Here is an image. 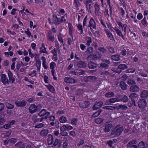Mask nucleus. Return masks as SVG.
<instances>
[{
  "label": "nucleus",
  "instance_id": "obj_1",
  "mask_svg": "<svg viewBox=\"0 0 148 148\" xmlns=\"http://www.w3.org/2000/svg\"><path fill=\"white\" fill-rule=\"evenodd\" d=\"M67 16V13H66L64 15L62 16L60 18H58L56 15H54L52 18L53 21L56 25H59L62 23H65L66 21V20L65 18V16Z\"/></svg>",
  "mask_w": 148,
  "mask_h": 148
},
{
  "label": "nucleus",
  "instance_id": "obj_63",
  "mask_svg": "<svg viewBox=\"0 0 148 148\" xmlns=\"http://www.w3.org/2000/svg\"><path fill=\"white\" fill-rule=\"evenodd\" d=\"M135 69H130L126 70V71L127 73H133L135 71Z\"/></svg>",
  "mask_w": 148,
  "mask_h": 148
},
{
  "label": "nucleus",
  "instance_id": "obj_9",
  "mask_svg": "<svg viewBox=\"0 0 148 148\" xmlns=\"http://www.w3.org/2000/svg\"><path fill=\"white\" fill-rule=\"evenodd\" d=\"M85 71L82 70H75L74 71H71L70 74L73 75H80L84 73Z\"/></svg>",
  "mask_w": 148,
  "mask_h": 148
},
{
  "label": "nucleus",
  "instance_id": "obj_36",
  "mask_svg": "<svg viewBox=\"0 0 148 148\" xmlns=\"http://www.w3.org/2000/svg\"><path fill=\"white\" fill-rule=\"evenodd\" d=\"M120 86L121 88L124 90L127 89V85L123 81H121L120 83Z\"/></svg>",
  "mask_w": 148,
  "mask_h": 148
},
{
  "label": "nucleus",
  "instance_id": "obj_18",
  "mask_svg": "<svg viewBox=\"0 0 148 148\" xmlns=\"http://www.w3.org/2000/svg\"><path fill=\"white\" fill-rule=\"evenodd\" d=\"M130 90L132 92H136L140 90V88L137 86L134 85L130 86Z\"/></svg>",
  "mask_w": 148,
  "mask_h": 148
},
{
  "label": "nucleus",
  "instance_id": "obj_34",
  "mask_svg": "<svg viewBox=\"0 0 148 148\" xmlns=\"http://www.w3.org/2000/svg\"><path fill=\"white\" fill-rule=\"evenodd\" d=\"M48 39L49 40L53 42L54 40V36L52 35V33L51 32H49L48 35Z\"/></svg>",
  "mask_w": 148,
  "mask_h": 148
},
{
  "label": "nucleus",
  "instance_id": "obj_42",
  "mask_svg": "<svg viewBox=\"0 0 148 148\" xmlns=\"http://www.w3.org/2000/svg\"><path fill=\"white\" fill-rule=\"evenodd\" d=\"M59 120L60 123H64L67 121V120L66 117L62 116L60 117Z\"/></svg>",
  "mask_w": 148,
  "mask_h": 148
},
{
  "label": "nucleus",
  "instance_id": "obj_15",
  "mask_svg": "<svg viewBox=\"0 0 148 148\" xmlns=\"http://www.w3.org/2000/svg\"><path fill=\"white\" fill-rule=\"evenodd\" d=\"M37 107L35 104H32L30 105L29 108V111L31 113H33L37 110Z\"/></svg>",
  "mask_w": 148,
  "mask_h": 148
},
{
  "label": "nucleus",
  "instance_id": "obj_64",
  "mask_svg": "<svg viewBox=\"0 0 148 148\" xmlns=\"http://www.w3.org/2000/svg\"><path fill=\"white\" fill-rule=\"evenodd\" d=\"M17 141V139L16 138H12L9 139L8 140L9 142L10 143H16Z\"/></svg>",
  "mask_w": 148,
  "mask_h": 148
},
{
  "label": "nucleus",
  "instance_id": "obj_5",
  "mask_svg": "<svg viewBox=\"0 0 148 148\" xmlns=\"http://www.w3.org/2000/svg\"><path fill=\"white\" fill-rule=\"evenodd\" d=\"M88 27H89L90 29L91 30L92 28L94 29H96V23L93 18L92 17L89 22V25Z\"/></svg>",
  "mask_w": 148,
  "mask_h": 148
},
{
  "label": "nucleus",
  "instance_id": "obj_40",
  "mask_svg": "<svg viewBox=\"0 0 148 148\" xmlns=\"http://www.w3.org/2000/svg\"><path fill=\"white\" fill-rule=\"evenodd\" d=\"M114 93L112 92H109L106 93L105 95V96L107 98H109L114 96Z\"/></svg>",
  "mask_w": 148,
  "mask_h": 148
},
{
  "label": "nucleus",
  "instance_id": "obj_17",
  "mask_svg": "<svg viewBox=\"0 0 148 148\" xmlns=\"http://www.w3.org/2000/svg\"><path fill=\"white\" fill-rule=\"evenodd\" d=\"M113 29L116 32L117 35L119 36V37H121L124 40V37L122 34V32H121V30L119 29L117 27H115Z\"/></svg>",
  "mask_w": 148,
  "mask_h": 148
},
{
  "label": "nucleus",
  "instance_id": "obj_49",
  "mask_svg": "<svg viewBox=\"0 0 148 148\" xmlns=\"http://www.w3.org/2000/svg\"><path fill=\"white\" fill-rule=\"evenodd\" d=\"M116 23L119 27L121 28L122 30H123V28L125 27V26L126 25L125 24H123L120 21H117Z\"/></svg>",
  "mask_w": 148,
  "mask_h": 148
},
{
  "label": "nucleus",
  "instance_id": "obj_2",
  "mask_svg": "<svg viewBox=\"0 0 148 148\" xmlns=\"http://www.w3.org/2000/svg\"><path fill=\"white\" fill-rule=\"evenodd\" d=\"M123 129V128L122 126L118 125L113 129L110 136L113 135V136H112V137H117L120 135Z\"/></svg>",
  "mask_w": 148,
  "mask_h": 148
},
{
  "label": "nucleus",
  "instance_id": "obj_32",
  "mask_svg": "<svg viewBox=\"0 0 148 148\" xmlns=\"http://www.w3.org/2000/svg\"><path fill=\"white\" fill-rule=\"evenodd\" d=\"M94 8L95 9V14H98L100 9V5L97 3L95 4Z\"/></svg>",
  "mask_w": 148,
  "mask_h": 148
},
{
  "label": "nucleus",
  "instance_id": "obj_20",
  "mask_svg": "<svg viewBox=\"0 0 148 148\" xmlns=\"http://www.w3.org/2000/svg\"><path fill=\"white\" fill-rule=\"evenodd\" d=\"M112 127V125L111 124H107L106 125L104 129V131L106 132H109Z\"/></svg>",
  "mask_w": 148,
  "mask_h": 148
},
{
  "label": "nucleus",
  "instance_id": "obj_6",
  "mask_svg": "<svg viewBox=\"0 0 148 148\" xmlns=\"http://www.w3.org/2000/svg\"><path fill=\"white\" fill-rule=\"evenodd\" d=\"M40 116H45V119H47L48 118V116L50 114V112H47L46 110L43 109L38 114Z\"/></svg>",
  "mask_w": 148,
  "mask_h": 148
},
{
  "label": "nucleus",
  "instance_id": "obj_14",
  "mask_svg": "<svg viewBox=\"0 0 148 148\" xmlns=\"http://www.w3.org/2000/svg\"><path fill=\"white\" fill-rule=\"evenodd\" d=\"M64 81L67 83L74 84L76 83L77 81L74 79L66 77L64 79Z\"/></svg>",
  "mask_w": 148,
  "mask_h": 148
},
{
  "label": "nucleus",
  "instance_id": "obj_56",
  "mask_svg": "<svg viewBox=\"0 0 148 148\" xmlns=\"http://www.w3.org/2000/svg\"><path fill=\"white\" fill-rule=\"evenodd\" d=\"M56 64L54 62H52L50 64V68L51 69V70L54 69V68L56 67Z\"/></svg>",
  "mask_w": 148,
  "mask_h": 148
},
{
  "label": "nucleus",
  "instance_id": "obj_24",
  "mask_svg": "<svg viewBox=\"0 0 148 148\" xmlns=\"http://www.w3.org/2000/svg\"><path fill=\"white\" fill-rule=\"evenodd\" d=\"M140 96L142 98H147L148 96V91L146 90H143L141 93Z\"/></svg>",
  "mask_w": 148,
  "mask_h": 148
},
{
  "label": "nucleus",
  "instance_id": "obj_53",
  "mask_svg": "<svg viewBox=\"0 0 148 148\" xmlns=\"http://www.w3.org/2000/svg\"><path fill=\"white\" fill-rule=\"evenodd\" d=\"M100 66L101 68H103L105 69H107L109 67V65L105 63H102L100 64Z\"/></svg>",
  "mask_w": 148,
  "mask_h": 148
},
{
  "label": "nucleus",
  "instance_id": "obj_51",
  "mask_svg": "<svg viewBox=\"0 0 148 148\" xmlns=\"http://www.w3.org/2000/svg\"><path fill=\"white\" fill-rule=\"evenodd\" d=\"M141 23L144 26H147L148 23L145 17H144L143 19L141 21Z\"/></svg>",
  "mask_w": 148,
  "mask_h": 148
},
{
  "label": "nucleus",
  "instance_id": "obj_54",
  "mask_svg": "<svg viewBox=\"0 0 148 148\" xmlns=\"http://www.w3.org/2000/svg\"><path fill=\"white\" fill-rule=\"evenodd\" d=\"M41 62L40 60L38 61L37 63L36 64V67L37 70L40 71V69L41 66Z\"/></svg>",
  "mask_w": 148,
  "mask_h": 148
},
{
  "label": "nucleus",
  "instance_id": "obj_11",
  "mask_svg": "<svg viewBox=\"0 0 148 148\" xmlns=\"http://www.w3.org/2000/svg\"><path fill=\"white\" fill-rule=\"evenodd\" d=\"M129 97L131 99L132 101H134L138 99L139 96L137 94L135 93H132L130 95Z\"/></svg>",
  "mask_w": 148,
  "mask_h": 148
},
{
  "label": "nucleus",
  "instance_id": "obj_16",
  "mask_svg": "<svg viewBox=\"0 0 148 148\" xmlns=\"http://www.w3.org/2000/svg\"><path fill=\"white\" fill-rule=\"evenodd\" d=\"M103 102L100 101L96 103L93 107V109L94 110H96L102 107L103 104Z\"/></svg>",
  "mask_w": 148,
  "mask_h": 148
},
{
  "label": "nucleus",
  "instance_id": "obj_10",
  "mask_svg": "<svg viewBox=\"0 0 148 148\" xmlns=\"http://www.w3.org/2000/svg\"><path fill=\"white\" fill-rule=\"evenodd\" d=\"M7 74L9 79V81L10 82L11 81L12 84L15 81V79L14 77H13V73L10 70H8Z\"/></svg>",
  "mask_w": 148,
  "mask_h": 148
},
{
  "label": "nucleus",
  "instance_id": "obj_30",
  "mask_svg": "<svg viewBox=\"0 0 148 148\" xmlns=\"http://www.w3.org/2000/svg\"><path fill=\"white\" fill-rule=\"evenodd\" d=\"M89 102L88 101H85L84 103L82 104H80V107L83 108H86L89 106Z\"/></svg>",
  "mask_w": 148,
  "mask_h": 148
},
{
  "label": "nucleus",
  "instance_id": "obj_48",
  "mask_svg": "<svg viewBox=\"0 0 148 148\" xmlns=\"http://www.w3.org/2000/svg\"><path fill=\"white\" fill-rule=\"evenodd\" d=\"M103 118H99L95 119V122L97 124H100L103 122Z\"/></svg>",
  "mask_w": 148,
  "mask_h": 148
},
{
  "label": "nucleus",
  "instance_id": "obj_37",
  "mask_svg": "<svg viewBox=\"0 0 148 148\" xmlns=\"http://www.w3.org/2000/svg\"><path fill=\"white\" fill-rule=\"evenodd\" d=\"M111 57L112 59L114 61H118L120 59V55H112Z\"/></svg>",
  "mask_w": 148,
  "mask_h": 148
},
{
  "label": "nucleus",
  "instance_id": "obj_45",
  "mask_svg": "<svg viewBox=\"0 0 148 148\" xmlns=\"http://www.w3.org/2000/svg\"><path fill=\"white\" fill-rule=\"evenodd\" d=\"M32 119L34 123H36L39 122L40 120V119L37 118L36 115H34L32 117Z\"/></svg>",
  "mask_w": 148,
  "mask_h": 148
},
{
  "label": "nucleus",
  "instance_id": "obj_3",
  "mask_svg": "<svg viewBox=\"0 0 148 148\" xmlns=\"http://www.w3.org/2000/svg\"><path fill=\"white\" fill-rule=\"evenodd\" d=\"M0 82L6 86H8L10 83L6 75L5 74H2L0 75Z\"/></svg>",
  "mask_w": 148,
  "mask_h": 148
},
{
  "label": "nucleus",
  "instance_id": "obj_21",
  "mask_svg": "<svg viewBox=\"0 0 148 148\" xmlns=\"http://www.w3.org/2000/svg\"><path fill=\"white\" fill-rule=\"evenodd\" d=\"M47 141L49 145H51L53 143L54 138L52 135L51 134H49L48 135Z\"/></svg>",
  "mask_w": 148,
  "mask_h": 148
},
{
  "label": "nucleus",
  "instance_id": "obj_13",
  "mask_svg": "<svg viewBox=\"0 0 148 148\" xmlns=\"http://www.w3.org/2000/svg\"><path fill=\"white\" fill-rule=\"evenodd\" d=\"M73 129V127L68 124L62 125L60 128V130H71Z\"/></svg>",
  "mask_w": 148,
  "mask_h": 148
},
{
  "label": "nucleus",
  "instance_id": "obj_29",
  "mask_svg": "<svg viewBox=\"0 0 148 148\" xmlns=\"http://www.w3.org/2000/svg\"><path fill=\"white\" fill-rule=\"evenodd\" d=\"M127 66L125 64H120L118 67V69L119 70H125L127 68Z\"/></svg>",
  "mask_w": 148,
  "mask_h": 148
},
{
  "label": "nucleus",
  "instance_id": "obj_38",
  "mask_svg": "<svg viewBox=\"0 0 148 148\" xmlns=\"http://www.w3.org/2000/svg\"><path fill=\"white\" fill-rule=\"evenodd\" d=\"M64 37L60 33L58 36V40L61 43L63 44L64 42V40L63 38Z\"/></svg>",
  "mask_w": 148,
  "mask_h": 148
},
{
  "label": "nucleus",
  "instance_id": "obj_61",
  "mask_svg": "<svg viewBox=\"0 0 148 148\" xmlns=\"http://www.w3.org/2000/svg\"><path fill=\"white\" fill-rule=\"evenodd\" d=\"M107 48L110 53H113L115 52V50L114 48L110 47H107Z\"/></svg>",
  "mask_w": 148,
  "mask_h": 148
},
{
  "label": "nucleus",
  "instance_id": "obj_55",
  "mask_svg": "<svg viewBox=\"0 0 148 148\" xmlns=\"http://www.w3.org/2000/svg\"><path fill=\"white\" fill-rule=\"evenodd\" d=\"M5 105L7 108L9 109H12L14 107V106L13 105L8 103H6Z\"/></svg>",
  "mask_w": 148,
  "mask_h": 148
},
{
  "label": "nucleus",
  "instance_id": "obj_27",
  "mask_svg": "<svg viewBox=\"0 0 148 148\" xmlns=\"http://www.w3.org/2000/svg\"><path fill=\"white\" fill-rule=\"evenodd\" d=\"M122 100V99L121 98H119L118 97L110 99H109V101H110L111 103H114L116 102L121 101Z\"/></svg>",
  "mask_w": 148,
  "mask_h": 148
},
{
  "label": "nucleus",
  "instance_id": "obj_8",
  "mask_svg": "<svg viewBox=\"0 0 148 148\" xmlns=\"http://www.w3.org/2000/svg\"><path fill=\"white\" fill-rule=\"evenodd\" d=\"M147 102L146 100L143 99H141L138 101V107L141 108H143L146 106Z\"/></svg>",
  "mask_w": 148,
  "mask_h": 148
},
{
  "label": "nucleus",
  "instance_id": "obj_59",
  "mask_svg": "<svg viewBox=\"0 0 148 148\" xmlns=\"http://www.w3.org/2000/svg\"><path fill=\"white\" fill-rule=\"evenodd\" d=\"M87 52L89 54H92L93 52V49L92 47H89L87 49Z\"/></svg>",
  "mask_w": 148,
  "mask_h": 148
},
{
  "label": "nucleus",
  "instance_id": "obj_31",
  "mask_svg": "<svg viewBox=\"0 0 148 148\" xmlns=\"http://www.w3.org/2000/svg\"><path fill=\"white\" fill-rule=\"evenodd\" d=\"M97 66V64L92 62H90L88 63V67L90 69H94Z\"/></svg>",
  "mask_w": 148,
  "mask_h": 148
},
{
  "label": "nucleus",
  "instance_id": "obj_19",
  "mask_svg": "<svg viewBox=\"0 0 148 148\" xmlns=\"http://www.w3.org/2000/svg\"><path fill=\"white\" fill-rule=\"evenodd\" d=\"M40 50L39 52L40 53H45L47 54H48L49 53L47 51V48L45 47V45L44 43H42V47L40 48Z\"/></svg>",
  "mask_w": 148,
  "mask_h": 148
},
{
  "label": "nucleus",
  "instance_id": "obj_4",
  "mask_svg": "<svg viewBox=\"0 0 148 148\" xmlns=\"http://www.w3.org/2000/svg\"><path fill=\"white\" fill-rule=\"evenodd\" d=\"M75 65L77 66L80 68H85L87 66V64L83 60H74Z\"/></svg>",
  "mask_w": 148,
  "mask_h": 148
},
{
  "label": "nucleus",
  "instance_id": "obj_28",
  "mask_svg": "<svg viewBox=\"0 0 148 148\" xmlns=\"http://www.w3.org/2000/svg\"><path fill=\"white\" fill-rule=\"evenodd\" d=\"M85 39L86 42V45L88 46H90L92 42L91 38L88 36H86L85 38Z\"/></svg>",
  "mask_w": 148,
  "mask_h": 148
},
{
  "label": "nucleus",
  "instance_id": "obj_57",
  "mask_svg": "<svg viewBox=\"0 0 148 148\" xmlns=\"http://www.w3.org/2000/svg\"><path fill=\"white\" fill-rule=\"evenodd\" d=\"M44 126L45 125L43 123H40L35 125L34 127L36 128H40L44 127Z\"/></svg>",
  "mask_w": 148,
  "mask_h": 148
},
{
  "label": "nucleus",
  "instance_id": "obj_52",
  "mask_svg": "<svg viewBox=\"0 0 148 148\" xmlns=\"http://www.w3.org/2000/svg\"><path fill=\"white\" fill-rule=\"evenodd\" d=\"M103 108L104 109L113 110L115 109L116 108V107H112V106H106L103 107Z\"/></svg>",
  "mask_w": 148,
  "mask_h": 148
},
{
  "label": "nucleus",
  "instance_id": "obj_26",
  "mask_svg": "<svg viewBox=\"0 0 148 148\" xmlns=\"http://www.w3.org/2000/svg\"><path fill=\"white\" fill-rule=\"evenodd\" d=\"M49 130L47 129H44L41 130L40 132V135L42 136H46L49 133Z\"/></svg>",
  "mask_w": 148,
  "mask_h": 148
},
{
  "label": "nucleus",
  "instance_id": "obj_43",
  "mask_svg": "<svg viewBox=\"0 0 148 148\" xmlns=\"http://www.w3.org/2000/svg\"><path fill=\"white\" fill-rule=\"evenodd\" d=\"M78 119L77 118L73 119L71 121V124L73 125H76L77 124Z\"/></svg>",
  "mask_w": 148,
  "mask_h": 148
},
{
  "label": "nucleus",
  "instance_id": "obj_46",
  "mask_svg": "<svg viewBox=\"0 0 148 148\" xmlns=\"http://www.w3.org/2000/svg\"><path fill=\"white\" fill-rule=\"evenodd\" d=\"M92 0H84V3L86 6V8H88V4L90 3H92Z\"/></svg>",
  "mask_w": 148,
  "mask_h": 148
},
{
  "label": "nucleus",
  "instance_id": "obj_47",
  "mask_svg": "<svg viewBox=\"0 0 148 148\" xmlns=\"http://www.w3.org/2000/svg\"><path fill=\"white\" fill-rule=\"evenodd\" d=\"M129 50V48L126 47L125 48V49L123 50L121 52L122 55L123 56H125L126 55V54L127 53V51Z\"/></svg>",
  "mask_w": 148,
  "mask_h": 148
},
{
  "label": "nucleus",
  "instance_id": "obj_62",
  "mask_svg": "<svg viewBox=\"0 0 148 148\" xmlns=\"http://www.w3.org/2000/svg\"><path fill=\"white\" fill-rule=\"evenodd\" d=\"M101 112L97 111L92 116V118H93L98 116L100 114Z\"/></svg>",
  "mask_w": 148,
  "mask_h": 148
},
{
  "label": "nucleus",
  "instance_id": "obj_12",
  "mask_svg": "<svg viewBox=\"0 0 148 148\" xmlns=\"http://www.w3.org/2000/svg\"><path fill=\"white\" fill-rule=\"evenodd\" d=\"M15 104L17 106L23 107L25 106L26 104V102L24 100L17 101L15 102Z\"/></svg>",
  "mask_w": 148,
  "mask_h": 148
},
{
  "label": "nucleus",
  "instance_id": "obj_60",
  "mask_svg": "<svg viewBox=\"0 0 148 148\" xmlns=\"http://www.w3.org/2000/svg\"><path fill=\"white\" fill-rule=\"evenodd\" d=\"M108 4L109 5V8H110V12L111 13H112V6L111 5L110 0H106Z\"/></svg>",
  "mask_w": 148,
  "mask_h": 148
},
{
  "label": "nucleus",
  "instance_id": "obj_41",
  "mask_svg": "<svg viewBox=\"0 0 148 148\" xmlns=\"http://www.w3.org/2000/svg\"><path fill=\"white\" fill-rule=\"evenodd\" d=\"M116 139H114L112 140H110L107 142V143L109 146L110 147H112V144L113 143H116Z\"/></svg>",
  "mask_w": 148,
  "mask_h": 148
},
{
  "label": "nucleus",
  "instance_id": "obj_7",
  "mask_svg": "<svg viewBox=\"0 0 148 148\" xmlns=\"http://www.w3.org/2000/svg\"><path fill=\"white\" fill-rule=\"evenodd\" d=\"M104 31L108 38L112 41H115L114 36L109 30L107 29H104Z\"/></svg>",
  "mask_w": 148,
  "mask_h": 148
},
{
  "label": "nucleus",
  "instance_id": "obj_44",
  "mask_svg": "<svg viewBox=\"0 0 148 148\" xmlns=\"http://www.w3.org/2000/svg\"><path fill=\"white\" fill-rule=\"evenodd\" d=\"M145 145L144 142L142 141L138 144L137 148H145Z\"/></svg>",
  "mask_w": 148,
  "mask_h": 148
},
{
  "label": "nucleus",
  "instance_id": "obj_25",
  "mask_svg": "<svg viewBox=\"0 0 148 148\" xmlns=\"http://www.w3.org/2000/svg\"><path fill=\"white\" fill-rule=\"evenodd\" d=\"M41 58L42 61V66L44 69H47L48 68V66L46 64V58L44 56H42Z\"/></svg>",
  "mask_w": 148,
  "mask_h": 148
},
{
  "label": "nucleus",
  "instance_id": "obj_33",
  "mask_svg": "<svg viewBox=\"0 0 148 148\" xmlns=\"http://www.w3.org/2000/svg\"><path fill=\"white\" fill-rule=\"evenodd\" d=\"M85 79H85V81L86 82H88L90 80H95L97 78L96 77L94 76H85Z\"/></svg>",
  "mask_w": 148,
  "mask_h": 148
},
{
  "label": "nucleus",
  "instance_id": "obj_22",
  "mask_svg": "<svg viewBox=\"0 0 148 148\" xmlns=\"http://www.w3.org/2000/svg\"><path fill=\"white\" fill-rule=\"evenodd\" d=\"M14 146L16 148H25V145L24 143H23L21 142H19L16 144Z\"/></svg>",
  "mask_w": 148,
  "mask_h": 148
},
{
  "label": "nucleus",
  "instance_id": "obj_50",
  "mask_svg": "<svg viewBox=\"0 0 148 148\" xmlns=\"http://www.w3.org/2000/svg\"><path fill=\"white\" fill-rule=\"evenodd\" d=\"M98 49L103 54L106 53L107 51V50L104 47H99Z\"/></svg>",
  "mask_w": 148,
  "mask_h": 148
},
{
  "label": "nucleus",
  "instance_id": "obj_39",
  "mask_svg": "<svg viewBox=\"0 0 148 148\" xmlns=\"http://www.w3.org/2000/svg\"><path fill=\"white\" fill-rule=\"evenodd\" d=\"M76 26L78 29L81 31L80 33V34H81L83 33V29L82 25L81 23H79L76 25Z\"/></svg>",
  "mask_w": 148,
  "mask_h": 148
},
{
  "label": "nucleus",
  "instance_id": "obj_23",
  "mask_svg": "<svg viewBox=\"0 0 148 148\" xmlns=\"http://www.w3.org/2000/svg\"><path fill=\"white\" fill-rule=\"evenodd\" d=\"M137 143V141L136 140H132L128 143L127 145V147L128 148L133 146L134 145H136L135 144Z\"/></svg>",
  "mask_w": 148,
  "mask_h": 148
},
{
  "label": "nucleus",
  "instance_id": "obj_35",
  "mask_svg": "<svg viewBox=\"0 0 148 148\" xmlns=\"http://www.w3.org/2000/svg\"><path fill=\"white\" fill-rule=\"evenodd\" d=\"M45 86L52 93L54 92H55V88L53 86L50 84L45 85Z\"/></svg>",
  "mask_w": 148,
  "mask_h": 148
},
{
  "label": "nucleus",
  "instance_id": "obj_58",
  "mask_svg": "<svg viewBox=\"0 0 148 148\" xmlns=\"http://www.w3.org/2000/svg\"><path fill=\"white\" fill-rule=\"evenodd\" d=\"M65 12V11L64 9L60 8L58 10V13L61 15H63Z\"/></svg>",
  "mask_w": 148,
  "mask_h": 148
}]
</instances>
